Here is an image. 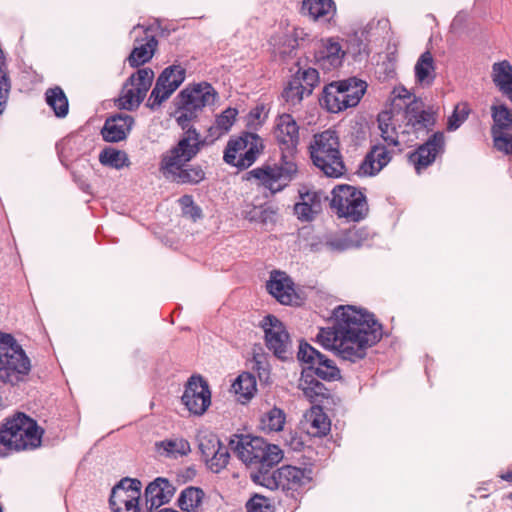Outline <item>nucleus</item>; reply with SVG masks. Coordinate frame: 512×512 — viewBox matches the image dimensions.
<instances>
[{
  "label": "nucleus",
  "mask_w": 512,
  "mask_h": 512,
  "mask_svg": "<svg viewBox=\"0 0 512 512\" xmlns=\"http://www.w3.org/2000/svg\"><path fill=\"white\" fill-rule=\"evenodd\" d=\"M268 292L283 305H298L300 297L297 294L292 279L281 271H273L267 282Z\"/></svg>",
  "instance_id": "nucleus-18"
},
{
  "label": "nucleus",
  "mask_w": 512,
  "mask_h": 512,
  "mask_svg": "<svg viewBox=\"0 0 512 512\" xmlns=\"http://www.w3.org/2000/svg\"><path fill=\"white\" fill-rule=\"evenodd\" d=\"M99 161L102 165L115 169H122L123 167H128L130 165L126 152L115 148H105L102 150L99 155Z\"/></svg>",
  "instance_id": "nucleus-39"
},
{
  "label": "nucleus",
  "mask_w": 512,
  "mask_h": 512,
  "mask_svg": "<svg viewBox=\"0 0 512 512\" xmlns=\"http://www.w3.org/2000/svg\"><path fill=\"white\" fill-rule=\"evenodd\" d=\"M43 434L33 418H6L0 424V457L40 447Z\"/></svg>",
  "instance_id": "nucleus-4"
},
{
  "label": "nucleus",
  "mask_w": 512,
  "mask_h": 512,
  "mask_svg": "<svg viewBox=\"0 0 512 512\" xmlns=\"http://www.w3.org/2000/svg\"><path fill=\"white\" fill-rule=\"evenodd\" d=\"M393 105L401 107L397 100L403 101L405 105L404 118L406 126L411 127L415 132L428 129L434 124L433 115L425 111L421 101L411 99L410 92L405 87H396L393 90Z\"/></svg>",
  "instance_id": "nucleus-13"
},
{
  "label": "nucleus",
  "mask_w": 512,
  "mask_h": 512,
  "mask_svg": "<svg viewBox=\"0 0 512 512\" xmlns=\"http://www.w3.org/2000/svg\"><path fill=\"white\" fill-rule=\"evenodd\" d=\"M491 113L494 147L505 154H512V112L505 105H493Z\"/></svg>",
  "instance_id": "nucleus-16"
},
{
  "label": "nucleus",
  "mask_w": 512,
  "mask_h": 512,
  "mask_svg": "<svg viewBox=\"0 0 512 512\" xmlns=\"http://www.w3.org/2000/svg\"><path fill=\"white\" fill-rule=\"evenodd\" d=\"M508 499L512 500V492H511V493H509V495H508Z\"/></svg>",
  "instance_id": "nucleus-60"
},
{
  "label": "nucleus",
  "mask_w": 512,
  "mask_h": 512,
  "mask_svg": "<svg viewBox=\"0 0 512 512\" xmlns=\"http://www.w3.org/2000/svg\"><path fill=\"white\" fill-rule=\"evenodd\" d=\"M13 416L21 417V416H27V415L24 412L17 411V412L14 413Z\"/></svg>",
  "instance_id": "nucleus-59"
},
{
  "label": "nucleus",
  "mask_w": 512,
  "mask_h": 512,
  "mask_svg": "<svg viewBox=\"0 0 512 512\" xmlns=\"http://www.w3.org/2000/svg\"><path fill=\"white\" fill-rule=\"evenodd\" d=\"M286 418H259V428L265 433L280 432L284 429Z\"/></svg>",
  "instance_id": "nucleus-49"
},
{
  "label": "nucleus",
  "mask_w": 512,
  "mask_h": 512,
  "mask_svg": "<svg viewBox=\"0 0 512 512\" xmlns=\"http://www.w3.org/2000/svg\"><path fill=\"white\" fill-rule=\"evenodd\" d=\"M492 79L499 91L512 102V65L506 60L494 63Z\"/></svg>",
  "instance_id": "nucleus-31"
},
{
  "label": "nucleus",
  "mask_w": 512,
  "mask_h": 512,
  "mask_svg": "<svg viewBox=\"0 0 512 512\" xmlns=\"http://www.w3.org/2000/svg\"><path fill=\"white\" fill-rule=\"evenodd\" d=\"M267 416H285L281 409L274 408L272 411L267 413Z\"/></svg>",
  "instance_id": "nucleus-56"
},
{
  "label": "nucleus",
  "mask_w": 512,
  "mask_h": 512,
  "mask_svg": "<svg viewBox=\"0 0 512 512\" xmlns=\"http://www.w3.org/2000/svg\"><path fill=\"white\" fill-rule=\"evenodd\" d=\"M293 78H299V82L310 95L320 81L318 71L311 67L306 69L299 68L298 71L294 74Z\"/></svg>",
  "instance_id": "nucleus-44"
},
{
  "label": "nucleus",
  "mask_w": 512,
  "mask_h": 512,
  "mask_svg": "<svg viewBox=\"0 0 512 512\" xmlns=\"http://www.w3.org/2000/svg\"><path fill=\"white\" fill-rule=\"evenodd\" d=\"M31 371V361L15 337L0 333V380L16 385Z\"/></svg>",
  "instance_id": "nucleus-7"
},
{
  "label": "nucleus",
  "mask_w": 512,
  "mask_h": 512,
  "mask_svg": "<svg viewBox=\"0 0 512 512\" xmlns=\"http://www.w3.org/2000/svg\"><path fill=\"white\" fill-rule=\"evenodd\" d=\"M310 410L312 416H326L320 405H312Z\"/></svg>",
  "instance_id": "nucleus-55"
},
{
  "label": "nucleus",
  "mask_w": 512,
  "mask_h": 512,
  "mask_svg": "<svg viewBox=\"0 0 512 512\" xmlns=\"http://www.w3.org/2000/svg\"><path fill=\"white\" fill-rule=\"evenodd\" d=\"M345 51L336 38L321 40V45L315 52L316 63L326 71H331L342 65Z\"/></svg>",
  "instance_id": "nucleus-22"
},
{
  "label": "nucleus",
  "mask_w": 512,
  "mask_h": 512,
  "mask_svg": "<svg viewBox=\"0 0 512 512\" xmlns=\"http://www.w3.org/2000/svg\"><path fill=\"white\" fill-rule=\"evenodd\" d=\"M232 390L241 403L249 401L257 390L254 375L249 372L241 373L233 382Z\"/></svg>",
  "instance_id": "nucleus-33"
},
{
  "label": "nucleus",
  "mask_w": 512,
  "mask_h": 512,
  "mask_svg": "<svg viewBox=\"0 0 512 512\" xmlns=\"http://www.w3.org/2000/svg\"><path fill=\"white\" fill-rule=\"evenodd\" d=\"M132 49L130 55L127 58L128 64L132 68H138L146 63H148L158 46V40L154 35H150L145 33V37L142 39V42H138Z\"/></svg>",
  "instance_id": "nucleus-28"
},
{
  "label": "nucleus",
  "mask_w": 512,
  "mask_h": 512,
  "mask_svg": "<svg viewBox=\"0 0 512 512\" xmlns=\"http://www.w3.org/2000/svg\"><path fill=\"white\" fill-rule=\"evenodd\" d=\"M254 368L256 369L261 381L267 382L270 376L269 364L264 354H254Z\"/></svg>",
  "instance_id": "nucleus-50"
},
{
  "label": "nucleus",
  "mask_w": 512,
  "mask_h": 512,
  "mask_svg": "<svg viewBox=\"0 0 512 512\" xmlns=\"http://www.w3.org/2000/svg\"><path fill=\"white\" fill-rule=\"evenodd\" d=\"M339 83L342 85L343 92L346 94L347 98L350 99V95L355 97L354 101L356 106L366 91V83L356 78L341 80Z\"/></svg>",
  "instance_id": "nucleus-42"
},
{
  "label": "nucleus",
  "mask_w": 512,
  "mask_h": 512,
  "mask_svg": "<svg viewBox=\"0 0 512 512\" xmlns=\"http://www.w3.org/2000/svg\"><path fill=\"white\" fill-rule=\"evenodd\" d=\"M274 135L281 149L277 164L255 168L247 173V179L254 178L259 185L272 194L282 191L298 174L294 153L299 144V126L292 115L283 113L276 118Z\"/></svg>",
  "instance_id": "nucleus-3"
},
{
  "label": "nucleus",
  "mask_w": 512,
  "mask_h": 512,
  "mask_svg": "<svg viewBox=\"0 0 512 512\" xmlns=\"http://www.w3.org/2000/svg\"><path fill=\"white\" fill-rule=\"evenodd\" d=\"M46 102L57 117H65L68 114V99L60 87L50 88L46 91Z\"/></svg>",
  "instance_id": "nucleus-36"
},
{
  "label": "nucleus",
  "mask_w": 512,
  "mask_h": 512,
  "mask_svg": "<svg viewBox=\"0 0 512 512\" xmlns=\"http://www.w3.org/2000/svg\"><path fill=\"white\" fill-rule=\"evenodd\" d=\"M392 159V153L385 145L376 144L371 147L359 167L365 176L378 174Z\"/></svg>",
  "instance_id": "nucleus-26"
},
{
  "label": "nucleus",
  "mask_w": 512,
  "mask_h": 512,
  "mask_svg": "<svg viewBox=\"0 0 512 512\" xmlns=\"http://www.w3.org/2000/svg\"><path fill=\"white\" fill-rule=\"evenodd\" d=\"M238 110L235 108H227L220 115L216 117L215 123L208 129L209 134L217 139L226 134L233 126Z\"/></svg>",
  "instance_id": "nucleus-35"
},
{
  "label": "nucleus",
  "mask_w": 512,
  "mask_h": 512,
  "mask_svg": "<svg viewBox=\"0 0 512 512\" xmlns=\"http://www.w3.org/2000/svg\"><path fill=\"white\" fill-rule=\"evenodd\" d=\"M300 200L294 205V213L302 222H310L322 211L323 195L318 191L300 192Z\"/></svg>",
  "instance_id": "nucleus-27"
},
{
  "label": "nucleus",
  "mask_w": 512,
  "mask_h": 512,
  "mask_svg": "<svg viewBox=\"0 0 512 512\" xmlns=\"http://www.w3.org/2000/svg\"><path fill=\"white\" fill-rule=\"evenodd\" d=\"M336 12L333 0H303L302 13L318 22H329Z\"/></svg>",
  "instance_id": "nucleus-29"
},
{
  "label": "nucleus",
  "mask_w": 512,
  "mask_h": 512,
  "mask_svg": "<svg viewBox=\"0 0 512 512\" xmlns=\"http://www.w3.org/2000/svg\"><path fill=\"white\" fill-rule=\"evenodd\" d=\"M159 455L168 458H177L190 452V444L183 438L166 439L155 444Z\"/></svg>",
  "instance_id": "nucleus-34"
},
{
  "label": "nucleus",
  "mask_w": 512,
  "mask_h": 512,
  "mask_svg": "<svg viewBox=\"0 0 512 512\" xmlns=\"http://www.w3.org/2000/svg\"><path fill=\"white\" fill-rule=\"evenodd\" d=\"M309 153L313 164L326 176L338 178L344 174L345 165L336 131L328 129L315 134L309 145Z\"/></svg>",
  "instance_id": "nucleus-6"
},
{
  "label": "nucleus",
  "mask_w": 512,
  "mask_h": 512,
  "mask_svg": "<svg viewBox=\"0 0 512 512\" xmlns=\"http://www.w3.org/2000/svg\"><path fill=\"white\" fill-rule=\"evenodd\" d=\"M175 493V487L166 478L158 477L145 489L146 508L149 512L168 503Z\"/></svg>",
  "instance_id": "nucleus-23"
},
{
  "label": "nucleus",
  "mask_w": 512,
  "mask_h": 512,
  "mask_svg": "<svg viewBox=\"0 0 512 512\" xmlns=\"http://www.w3.org/2000/svg\"><path fill=\"white\" fill-rule=\"evenodd\" d=\"M199 449L203 460L216 453L223 446L218 437L211 432H202L198 435Z\"/></svg>",
  "instance_id": "nucleus-41"
},
{
  "label": "nucleus",
  "mask_w": 512,
  "mask_h": 512,
  "mask_svg": "<svg viewBox=\"0 0 512 512\" xmlns=\"http://www.w3.org/2000/svg\"><path fill=\"white\" fill-rule=\"evenodd\" d=\"M308 37L309 35L302 28H295L292 34L283 36V48H279V54L290 55L298 47V41H304Z\"/></svg>",
  "instance_id": "nucleus-43"
},
{
  "label": "nucleus",
  "mask_w": 512,
  "mask_h": 512,
  "mask_svg": "<svg viewBox=\"0 0 512 512\" xmlns=\"http://www.w3.org/2000/svg\"><path fill=\"white\" fill-rule=\"evenodd\" d=\"M415 78L423 86H430L435 79V64L430 51H425L418 58L415 67Z\"/></svg>",
  "instance_id": "nucleus-32"
},
{
  "label": "nucleus",
  "mask_w": 512,
  "mask_h": 512,
  "mask_svg": "<svg viewBox=\"0 0 512 512\" xmlns=\"http://www.w3.org/2000/svg\"><path fill=\"white\" fill-rule=\"evenodd\" d=\"M134 118L125 113H118L106 119L101 130L103 139L106 142H119L126 139L132 126Z\"/></svg>",
  "instance_id": "nucleus-24"
},
{
  "label": "nucleus",
  "mask_w": 512,
  "mask_h": 512,
  "mask_svg": "<svg viewBox=\"0 0 512 512\" xmlns=\"http://www.w3.org/2000/svg\"><path fill=\"white\" fill-rule=\"evenodd\" d=\"M230 446L242 462L256 469L251 475L270 471L283 458L278 446L266 443L261 437L236 436Z\"/></svg>",
  "instance_id": "nucleus-5"
},
{
  "label": "nucleus",
  "mask_w": 512,
  "mask_h": 512,
  "mask_svg": "<svg viewBox=\"0 0 512 512\" xmlns=\"http://www.w3.org/2000/svg\"><path fill=\"white\" fill-rule=\"evenodd\" d=\"M154 79L151 68H140L125 82L119 98V106L126 110L137 108L147 95Z\"/></svg>",
  "instance_id": "nucleus-12"
},
{
  "label": "nucleus",
  "mask_w": 512,
  "mask_h": 512,
  "mask_svg": "<svg viewBox=\"0 0 512 512\" xmlns=\"http://www.w3.org/2000/svg\"><path fill=\"white\" fill-rule=\"evenodd\" d=\"M444 142V134L436 132L416 151L409 154V161L418 173L435 161L436 156L444 149Z\"/></svg>",
  "instance_id": "nucleus-19"
},
{
  "label": "nucleus",
  "mask_w": 512,
  "mask_h": 512,
  "mask_svg": "<svg viewBox=\"0 0 512 512\" xmlns=\"http://www.w3.org/2000/svg\"><path fill=\"white\" fill-rule=\"evenodd\" d=\"M113 512H140L139 503H135L126 507H116Z\"/></svg>",
  "instance_id": "nucleus-54"
},
{
  "label": "nucleus",
  "mask_w": 512,
  "mask_h": 512,
  "mask_svg": "<svg viewBox=\"0 0 512 512\" xmlns=\"http://www.w3.org/2000/svg\"><path fill=\"white\" fill-rule=\"evenodd\" d=\"M250 477L255 484L270 490L281 489L294 496L295 492H299L310 484L313 479V470L311 467L284 465L276 470L252 474Z\"/></svg>",
  "instance_id": "nucleus-8"
},
{
  "label": "nucleus",
  "mask_w": 512,
  "mask_h": 512,
  "mask_svg": "<svg viewBox=\"0 0 512 512\" xmlns=\"http://www.w3.org/2000/svg\"><path fill=\"white\" fill-rule=\"evenodd\" d=\"M179 204L181 205L183 214L189 216L194 221L202 217V210L194 203L191 195L186 194L180 197Z\"/></svg>",
  "instance_id": "nucleus-48"
},
{
  "label": "nucleus",
  "mask_w": 512,
  "mask_h": 512,
  "mask_svg": "<svg viewBox=\"0 0 512 512\" xmlns=\"http://www.w3.org/2000/svg\"><path fill=\"white\" fill-rule=\"evenodd\" d=\"M181 400L191 414L202 416L211 405L208 382L201 375L191 376L185 385Z\"/></svg>",
  "instance_id": "nucleus-14"
},
{
  "label": "nucleus",
  "mask_w": 512,
  "mask_h": 512,
  "mask_svg": "<svg viewBox=\"0 0 512 512\" xmlns=\"http://www.w3.org/2000/svg\"><path fill=\"white\" fill-rule=\"evenodd\" d=\"M230 458V454L228 452V449L226 446H222L217 450L216 453H213L208 458H206L204 461L207 465V467L213 472V473H219L222 471L228 464Z\"/></svg>",
  "instance_id": "nucleus-45"
},
{
  "label": "nucleus",
  "mask_w": 512,
  "mask_h": 512,
  "mask_svg": "<svg viewBox=\"0 0 512 512\" xmlns=\"http://www.w3.org/2000/svg\"><path fill=\"white\" fill-rule=\"evenodd\" d=\"M327 389L319 381H311L307 387L303 388L304 395L310 399L311 403L315 402L317 397L324 396Z\"/></svg>",
  "instance_id": "nucleus-52"
},
{
  "label": "nucleus",
  "mask_w": 512,
  "mask_h": 512,
  "mask_svg": "<svg viewBox=\"0 0 512 512\" xmlns=\"http://www.w3.org/2000/svg\"><path fill=\"white\" fill-rule=\"evenodd\" d=\"M265 334L266 347L280 360L292 356V341L285 325L274 315L265 316L260 322Z\"/></svg>",
  "instance_id": "nucleus-11"
},
{
  "label": "nucleus",
  "mask_w": 512,
  "mask_h": 512,
  "mask_svg": "<svg viewBox=\"0 0 512 512\" xmlns=\"http://www.w3.org/2000/svg\"><path fill=\"white\" fill-rule=\"evenodd\" d=\"M282 96L290 106H297L302 102L304 97H308L310 94H308L299 82V78L292 77L288 85L284 88Z\"/></svg>",
  "instance_id": "nucleus-40"
},
{
  "label": "nucleus",
  "mask_w": 512,
  "mask_h": 512,
  "mask_svg": "<svg viewBox=\"0 0 512 512\" xmlns=\"http://www.w3.org/2000/svg\"><path fill=\"white\" fill-rule=\"evenodd\" d=\"M333 318L332 326L320 328L316 339L342 361L363 360L367 350L382 338L381 324L365 310L340 305L333 310Z\"/></svg>",
  "instance_id": "nucleus-2"
},
{
  "label": "nucleus",
  "mask_w": 512,
  "mask_h": 512,
  "mask_svg": "<svg viewBox=\"0 0 512 512\" xmlns=\"http://www.w3.org/2000/svg\"><path fill=\"white\" fill-rule=\"evenodd\" d=\"M469 107L466 103H459L455 106L452 115L448 119L447 128L450 131L456 130L467 119Z\"/></svg>",
  "instance_id": "nucleus-46"
},
{
  "label": "nucleus",
  "mask_w": 512,
  "mask_h": 512,
  "mask_svg": "<svg viewBox=\"0 0 512 512\" xmlns=\"http://www.w3.org/2000/svg\"><path fill=\"white\" fill-rule=\"evenodd\" d=\"M217 92L207 82L194 84L178 95L176 121L184 131L176 145L167 150L159 163L162 175L179 185H197L205 179L202 166L189 164L207 144L190 122L197 118L205 106L215 103Z\"/></svg>",
  "instance_id": "nucleus-1"
},
{
  "label": "nucleus",
  "mask_w": 512,
  "mask_h": 512,
  "mask_svg": "<svg viewBox=\"0 0 512 512\" xmlns=\"http://www.w3.org/2000/svg\"><path fill=\"white\" fill-rule=\"evenodd\" d=\"M11 84L6 71H0V115L5 110Z\"/></svg>",
  "instance_id": "nucleus-51"
},
{
  "label": "nucleus",
  "mask_w": 512,
  "mask_h": 512,
  "mask_svg": "<svg viewBox=\"0 0 512 512\" xmlns=\"http://www.w3.org/2000/svg\"><path fill=\"white\" fill-rule=\"evenodd\" d=\"M248 512H274L270 499L262 495H254L246 504Z\"/></svg>",
  "instance_id": "nucleus-47"
},
{
  "label": "nucleus",
  "mask_w": 512,
  "mask_h": 512,
  "mask_svg": "<svg viewBox=\"0 0 512 512\" xmlns=\"http://www.w3.org/2000/svg\"><path fill=\"white\" fill-rule=\"evenodd\" d=\"M4 64V55H3V52L2 50L0 49V71H5L2 66Z\"/></svg>",
  "instance_id": "nucleus-58"
},
{
  "label": "nucleus",
  "mask_w": 512,
  "mask_h": 512,
  "mask_svg": "<svg viewBox=\"0 0 512 512\" xmlns=\"http://www.w3.org/2000/svg\"><path fill=\"white\" fill-rule=\"evenodd\" d=\"M300 427L309 436L323 437L331 430L330 418H303Z\"/></svg>",
  "instance_id": "nucleus-38"
},
{
  "label": "nucleus",
  "mask_w": 512,
  "mask_h": 512,
  "mask_svg": "<svg viewBox=\"0 0 512 512\" xmlns=\"http://www.w3.org/2000/svg\"><path fill=\"white\" fill-rule=\"evenodd\" d=\"M298 359L323 380L332 381L340 377V370L334 362L306 342L299 345Z\"/></svg>",
  "instance_id": "nucleus-17"
},
{
  "label": "nucleus",
  "mask_w": 512,
  "mask_h": 512,
  "mask_svg": "<svg viewBox=\"0 0 512 512\" xmlns=\"http://www.w3.org/2000/svg\"><path fill=\"white\" fill-rule=\"evenodd\" d=\"M326 245L333 251H345L351 247V242L347 238H334L327 241Z\"/></svg>",
  "instance_id": "nucleus-53"
},
{
  "label": "nucleus",
  "mask_w": 512,
  "mask_h": 512,
  "mask_svg": "<svg viewBox=\"0 0 512 512\" xmlns=\"http://www.w3.org/2000/svg\"><path fill=\"white\" fill-rule=\"evenodd\" d=\"M205 501L206 494L202 488L188 486L180 492L177 504L183 512H203Z\"/></svg>",
  "instance_id": "nucleus-30"
},
{
  "label": "nucleus",
  "mask_w": 512,
  "mask_h": 512,
  "mask_svg": "<svg viewBox=\"0 0 512 512\" xmlns=\"http://www.w3.org/2000/svg\"><path fill=\"white\" fill-rule=\"evenodd\" d=\"M331 194L330 206L339 217L356 222L366 216V197L356 187L347 184L337 185Z\"/></svg>",
  "instance_id": "nucleus-9"
},
{
  "label": "nucleus",
  "mask_w": 512,
  "mask_h": 512,
  "mask_svg": "<svg viewBox=\"0 0 512 512\" xmlns=\"http://www.w3.org/2000/svg\"><path fill=\"white\" fill-rule=\"evenodd\" d=\"M392 119L393 115L390 111L381 112L377 119L381 137L388 146H398L400 144V137L405 144L414 142V140L418 138L416 135L417 132L406 125L405 129L398 133L395 126L392 124Z\"/></svg>",
  "instance_id": "nucleus-21"
},
{
  "label": "nucleus",
  "mask_w": 512,
  "mask_h": 512,
  "mask_svg": "<svg viewBox=\"0 0 512 512\" xmlns=\"http://www.w3.org/2000/svg\"><path fill=\"white\" fill-rule=\"evenodd\" d=\"M0 512H3V508H2V506H1V505H0Z\"/></svg>",
  "instance_id": "nucleus-61"
},
{
  "label": "nucleus",
  "mask_w": 512,
  "mask_h": 512,
  "mask_svg": "<svg viewBox=\"0 0 512 512\" xmlns=\"http://www.w3.org/2000/svg\"><path fill=\"white\" fill-rule=\"evenodd\" d=\"M355 97L350 99L344 94L339 81H333L323 89L321 104L331 113H338L350 107H355Z\"/></svg>",
  "instance_id": "nucleus-25"
},
{
  "label": "nucleus",
  "mask_w": 512,
  "mask_h": 512,
  "mask_svg": "<svg viewBox=\"0 0 512 512\" xmlns=\"http://www.w3.org/2000/svg\"><path fill=\"white\" fill-rule=\"evenodd\" d=\"M262 147L261 138L257 134L247 132L228 141L223 160L238 169H247L255 163Z\"/></svg>",
  "instance_id": "nucleus-10"
},
{
  "label": "nucleus",
  "mask_w": 512,
  "mask_h": 512,
  "mask_svg": "<svg viewBox=\"0 0 512 512\" xmlns=\"http://www.w3.org/2000/svg\"><path fill=\"white\" fill-rule=\"evenodd\" d=\"M142 483L138 479L124 478L113 487L109 503L111 508L139 503Z\"/></svg>",
  "instance_id": "nucleus-20"
},
{
  "label": "nucleus",
  "mask_w": 512,
  "mask_h": 512,
  "mask_svg": "<svg viewBox=\"0 0 512 512\" xmlns=\"http://www.w3.org/2000/svg\"><path fill=\"white\" fill-rule=\"evenodd\" d=\"M184 79L185 69L181 66L173 65L165 68L156 80L147 105L151 109L159 107L178 89Z\"/></svg>",
  "instance_id": "nucleus-15"
},
{
  "label": "nucleus",
  "mask_w": 512,
  "mask_h": 512,
  "mask_svg": "<svg viewBox=\"0 0 512 512\" xmlns=\"http://www.w3.org/2000/svg\"><path fill=\"white\" fill-rule=\"evenodd\" d=\"M501 478L507 482H512V471H508L507 473L501 475Z\"/></svg>",
  "instance_id": "nucleus-57"
},
{
  "label": "nucleus",
  "mask_w": 512,
  "mask_h": 512,
  "mask_svg": "<svg viewBox=\"0 0 512 512\" xmlns=\"http://www.w3.org/2000/svg\"><path fill=\"white\" fill-rule=\"evenodd\" d=\"M245 219L250 222L267 224L274 221L275 210L270 206L247 204L243 210Z\"/></svg>",
  "instance_id": "nucleus-37"
}]
</instances>
